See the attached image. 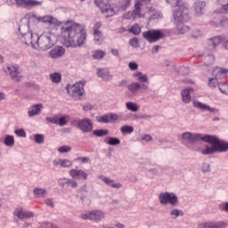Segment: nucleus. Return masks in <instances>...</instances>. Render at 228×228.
<instances>
[{"label": "nucleus", "instance_id": "nucleus-1", "mask_svg": "<svg viewBox=\"0 0 228 228\" xmlns=\"http://www.w3.org/2000/svg\"><path fill=\"white\" fill-rule=\"evenodd\" d=\"M61 29L66 47H83L87 37L83 26L73 23L69 27H62Z\"/></svg>", "mask_w": 228, "mask_h": 228}, {"label": "nucleus", "instance_id": "nucleus-2", "mask_svg": "<svg viewBox=\"0 0 228 228\" xmlns=\"http://www.w3.org/2000/svg\"><path fill=\"white\" fill-rule=\"evenodd\" d=\"M203 138H207L206 140H201V142H205V143H210L212 146H206V149L201 151V153L205 156L209 154H215V152H225L228 150V142H224V141L218 140V138L215 135H208L204 134Z\"/></svg>", "mask_w": 228, "mask_h": 228}, {"label": "nucleus", "instance_id": "nucleus-3", "mask_svg": "<svg viewBox=\"0 0 228 228\" xmlns=\"http://www.w3.org/2000/svg\"><path fill=\"white\" fill-rule=\"evenodd\" d=\"M53 36L51 33H44L38 37L35 36V48L38 47L39 51H47L54 45L53 42Z\"/></svg>", "mask_w": 228, "mask_h": 228}, {"label": "nucleus", "instance_id": "nucleus-4", "mask_svg": "<svg viewBox=\"0 0 228 228\" xmlns=\"http://www.w3.org/2000/svg\"><path fill=\"white\" fill-rule=\"evenodd\" d=\"M204 134L191 132H184L182 134L181 142L185 147H190V145H195L197 142H201V140L206 141Z\"/></svg>", "mask_w": 228, "mask_h": 228}, {"label": "nucleus", "instance_id": "nucleus-5", "mask_svg": "<svg viewBox=\"0 0 228 228\" xmlns=\"http://www.w3.org/2000/svg\"><path fill=\"white\" fill-rule=\"evenodd\" d=\"M159 203L162 206L170 205L173 208L179 206V198L174 192H161L159 195Z\"/></svg>", "mask_w": 228, "mask_h": 228}, {"label": "nucleus", "instance_id": "nucleus-6", "mask_svg": "<svg viewBox=\"0 0 228 228\" xmlns=\"http://www.w3.org/2000/svg\"><path fill=\"white\" fill-rule=\"evenodd\" d=\"M71 125L83 133H92L94 131V121L88 118H84L80 120L74 119L71 121Z\"/></svg>", "mask_w": 228, "mask_h": 228}, {"label": "nucleus", "instance_id": "nucleus-7", "mask_svg": "<svg viewBox=\"0 0 228 228\" xmlns=\"http://www.w3.org/2000/svg\"><path fill=\"white\" fill-rule=\"evenodd\" d=\"M173 17L175 19V23L188 22V20H190L188 7L184 4L178 6L177 10L173 12Z\"/></svg>", "mask_w": 228, "mask_h": 228}, {"label": "nucleus", "instance_id": "nucleus-8", "mask_svg": "<svg viewBox=\"0 0 228 228\" xmlns=\"http://www.w3.org/2000/svg\"><path fill=\"white\" fill-rule=\"evenodd\" d=\"M165 33L159 29H151L142 33V37L150 44H154V42L162 40V38H165Z\"/></svg>", "mask_w": 228, "mask_h": 228}, {"label": "nucleus", "instance_id": "nucleus-9", "mask_svg": "<svg viewBox=\"0 0 228 228\" xmlns=\"http://www.w3.org/2000/svg\"><path fill=\"white\" fill-rule=\"evenodd\" d=\"M66 88L71 97H83L85 95V84L81 81L75 83L73 86L69 84Z\"/></svg>", "mask_w": 228, "mask_h": 228}, {"label": "nucleus", "instance_id": "nucleus-10", "mask_svg": "<svg viewBox=\"0 0 228 228\" xmlns=\"http://www.w3.org/2000/svg\"><path fill=\"white\" fill-rule=\"evenodd\" d=\"M106 214L102 210H92L86 214H82L80 218L82 220H91L95 224H99L102 220H104Z\"/></svg>", "mask_w": 228, "mask_h": 228}, {"label": "nucleus", "instance_id": "nucleus-11", "mask_svg": "<svg viewBox=\"0 0 228 228\" xmlns=\"http://www.w3.org/2000/svg\"><path fill=\"white\" fill-rule=\"evenodd\" d=\"M3 70L5 74H9L10 77L12 81L19 82L22 79V76H20V71L19 69V66L17 65H11L7 67H4Z\"/></svg>", "mask_w": 228, "mask_h": 228}, {"label": "nucleus", "instance_id": "nucleus-12", "mask_svg": "<svg viewBox=\"0 0 228 228\" xmlns=\"http://www.w3.org/2000/svg\"><path fill=\"white\" fill-rule=\"evenodd\" d=\"M18 8H35V6H41L42 2L37 0H15Z\"/></svg>", "mask_w": 228, "mask_h": 228}, {"label": "nucleus", "instance_id": "nucleus-13", "mask_svg": "<svg viewBox=\"0 0 228 228\" xmlns=\"http://www.w3.org/2000/svg\"><path fill=\"white\" fill-rule=\"evenodd\" d=\"M69 174L71 179H75L77 181H86V179H88V173L82 169H71Z\"/></svg>", "mask_w": 228, "mask_h": 228}, {"label": "nucleus", "instance_id": "nucleus-14", "mask_svg": "<svg viewBox=\"0 0 228 228\" xmlns=\"http://www.w3.org/2000/svg\"><path fill=\"white\" fill-rule=\"evenodd\" d=\"M227 227V223L223 221H217V222H202L200 223L197 228H225Z\"/></svg>", "mask_w": 228, "mask_h": 228}, {"label": "nucleus", "instance_id": "nucleus-15", "mask_svg": "<svg viewBox=\"0 0 228 228\" xmlns=\"http://www.w3.org/2000/svg\"><path fill=\"white\" fill-rule=\"evenodd\" d=\"M216 13H220L221 20H220V26L225 27L228 24V3L222 4L220 9L216 10Z\"/></svg>", "mask_w": 228, "mask_h": 228}, {"label": "nucleus", "instance_id": "nucleus-16", "mask_svg": "<svg viewBox=\"0 0 228 228\" xmlns=\"http://www.w3.org/2000/svg\"><path fill=\"white\" fill-rule=\"evenodd\" d=\"M149 88V85L147 84H140L138 82H133L127 86V89L129 90L132 95H136L138 91L140 90H147Z\"/></svg>", "mask_w": 228, "mask_h": 228}, {"label": "nucleus", "instance_id": "nucleus-17", "mask_svg": "<svg viewBox=\"0 0 228 228\" xmlns=\"http://www.w3.org/2000/svg\"><path fill=\"white\" fill-rule=\"evenodd\" d=\"M13 215L14 216H17L19 220H24V218L25 219L32 218V216H34L33 212L24 211L22 207L15 208Z\"/></svg>", "mask_w": 228, "mask_h": 228}, {"label": "nucleus", "instance_id": "nucleus-18", "mask_svg": "<svg viewBox=\"0 0 228 228\" xmlns=\"http://www.w3.org/2000/svg\"><path fill=\"white\" fill-rule=\"evenodd\" d=\"M193 8L195 15L200 17L201 15H204L206 12V2L196 0L193 4Z\"/></svg>", "mask_w": 228, "mask_h": 228}, {"label": "nucleus", "instance_id": "nucleus-19", "mask_svg": "<svg viewBox=\"0 0 228 228\" xmlns=\"http://www.w3.org/2000/svg\"><path fill=\"white\" fill-rule=\"evenodd\" d=\"M194 108L197 110H201V111H209L210 113H218V110L216 108H211L209 105L202 103L199 101H193Z\"/></svg>", "mask_w": 228, "mask_h": 228}, {"label": "nucleus", "instance_id": "nucleus-20", "mask_svg": "<svg viewBox=\"0 0 228 228\" xmlns=\"http://www.w3.org/2000/svg\"><path fill=\"white\" fill-rule=\"evenodd\" d=\"M116 120H118V115L115 113H108L101 116L98 122H101L102 124H110L111 122H115Z\"/></svg>", "mask_w": 228, "mask_h": 228}, {"label": "nucleus", "instance_id": "nucleus-21", "mask_svg": "<svg viewBox=\"0 0 228 228\" xmlns=\"http://www.w3.org/2000/svg\"><path fill=\"white\" fill-rule=\"evenodd\" d=\"M96 74L98 77H102L103 81H111L113 76L110 74V69L108 68L97 69Z\"/></svg>", "mask_w": 228, "mask_h": 228}, {"label": "nucleus", "instance_id": "nucleus-22", "mask_svg": "<svg viewBox=\"0 0 228 228\" xmlns=\"http://www.w3.org/2000/svg\"><path fill=\"white\" fill-rule=\"evenodd\" d=\"M225 37L224 36L214 37L208 40L209 51H215L216 45H220V42H224Z\"/></svg>", "mask_w": 228, "mask_h": 228}, {"label": "nucleus", "instance_id": "nucleus-23", "mask_svg": "<svg viewBox=\"0 0 228 228\" xmlns=\"http://www.w3.org/2000/svg\"><path fill=\"white\" fill-rule=\"evenodd\" d=\"M37 20L38 22H44V24H48L49 26H58V20L51 15L39 17Z\"/></svg>", "mask_w": 228, "mask_h": 228}, {"label": "nucleus", "instance_id": "nucleus-24", "mask_svg": "<svg viewBox=\"0 0 228 228\" xmlns=\"http://www.w3.org/2000/svg\"><path fill=\"white\" fill-rule=\"evenodd\" d=\"M99 177L103 183H105V184H107V186H110V188H115L116 190H120V188H122V184L120 183H115L114 180H111L110 177L104 175H101Z\"/></svg>", "mask_w": 228, "mask_h": 228}, {"label": "nucleus", "instance_id": "nucleus-25", "mask_svg": "<svg viewBox=\"0 0 228 228\" xmlns=\"http://www.w3.org/2000/svg\"><path fill=\"white\" fill-rule=\"evenodd\" d=\"M19 31H20L21 37L23 35H26L27 33L31 32V30H29V20L28 19H22L20 20V23L19 26Z\"/></svg>", "mask_w": 228, "mask_h": 228}, {"label": "nucleus", "instance_id": "nucleus-26", "mask_svg": "<svg viewBox=\"0 0 228 228\" xmlns=\"http://www.w3.org/2000/svg\"><path fill=\"white\" fill-rule=\"evenodd\" d=\"M65 54V48L62 46H55L49 52L50 58H60Z\"/></svg>", "mask_w": 228, "mask_h": 228}, {"label": "nucleus", "instance_id": "nucleus-27", "mask_svg": "<svg viewBox=\"0 0 228 228\" xmlns=\"http://www.w3.org/2000/svg\"><path fill=\"white\" fill-rule=\"evenodd\" d=\"M212 74L216 79H224L227 76V69L216 67L213 69Z\"/></svg>", "mask_w": 228, "mask_h": 228}, {"label": "nucleus", "instance_id": "nucleus-28", "mask_svg": "<svg viewBox=\"0 0 228 228\" xmlns=\"http://www.w3.org/2000/svg\"><path fill=\"white\" fill-rule=\"evenodd\" d=\"M37 35H33V32H27V34L21 36L23 38L24 44L26 45H31L32 47H35V37Z\"/></svg>", "mask_w": 228, "mask_h": 228}, {"label": "nucleus", "instance_id": "nucleus-29", "mask_svg": "<svg viewBox=\"0 0 228 228\" xmlns=\"http://www.w3.org/2000/svg\"><path fill=\"white\" fill-rule=\"evenodd\" d=\"M191 92H193V88H186L182 91V101L184 104H190L191 102Z\"/></svg>", "mask_w": 228, "mask_h": 228}, {"label": "nucleus", "instance_id": "nucleus-30", "mask_svg": "<svg viewBox=\"0 0 228 228\" xmlns=\"http://www.w3.org/2000/svg\"><path fill=\"white\" fill-rule=\"evenodd\" d=\"M42 108H44V106L40 103L33 105L32 107L29 108L28 111V117H36V115H40V111H42Z\"/></svg>", "mask_w": 228, "mask_h": 228}, {"label": "nucleus", "instance_id": "nucleus-31", "mask_svg": "<svg viewBox=\"0 0 228 228\" xmlns=\"http://www.w3.org/2000/svg\"><path fill=\"white\" fill-rule=\"evenodd\" d=\"M33 193L34 197H36L37 199H42V197H45V195H47V189L36 187L33 190Z\"/></svg>", "mask_w": 228, "mask_h": 228}, {"label": "nucleus", "instance_id": "nucleus-32", "mask_svg": "<svg viewBox=\"0 0 228 228\" xmlns=\"http://www.w3.org/2000/svg\"><path fill=\"white\" fill-rule=\"evenodd\" d=\"M134 76L137 77L139 83H142V85H149V77L147 74L137 71Z\"/></svg>", "mask_w": 228, "mask_h": 228}, {"label": "nucleus", "instance_id": "nucleus-33", "mask_svg": "<svg viewBox=\"0 0 228 228\" xmlns=\"http://www.w3.org/2000/svg\"><path fill=\"white\" fill-rule=\"evenodd\" d=\"M184 23L185 22L175 23V26H176L177 31L181 35H184V33H187V31H190V27L186 26Z\"/></svg>", "mask_w": 228, "mask_h": 228}, {"label": "nucleus", "instance_id": "nucleus-34", "mask_svg": "<svg viewBox=\"0 0 228 228\" xmlns=\"http://www.w3.org/2000/svg\"><path fill=\"white\" fill-rule=\"evenodd\" d=\"M92 56L94 60H102L106 56V53L102 50H94L92 52Z\"/></svg>", "mask_w": 228, "mask_h": 228}, {"label": "nucleus", "instance_id": "nucleus-35", "mask_svg": "<svg viewBox=\"0 0 228 228\" xmlns=\"http://www.w3.org/2000/svg\"><path fill=\"white\" fill-rule=\"evenodd\" d=\"M134 15L135 17H143V14H142V3L136 2L134 4V10L133 11Z\"/></svg>", "mask_w": 228, "mask_h": 228}, {"label": "nucleus", "instance_id": "nucleus-36", "mask_svg": "<svg viewBox=\"0 0 228 228\" xmlns=\"http://www.w3.org/2000/svg\"><path fill=\"white\" fill-rule=\"evenodd\" d=\"M170 216L173 218V220H177L178 216H184V212H183V210L175 208L170 211Z\"/></svg>", "mask_w": 228, "mask_h": 228}, {"label": "nucleus", "instance_id": "nucleus-37", "mask_svg": "<svg viewBox=\"0 0 228 228\" xmlns=\"http://www.w3.org/2000/svg\"><path fill=\"white\" fill-rule=\"evenodd\" d=\"M4 143L6 145V147H13L15 144V138L13 135H6Z\"/></svg>", "mask_w": 228, "mask_h": 228}, {"label": "nucleus", "instance_id": "nucleus-38", "mask_svg": "<svg viewBox=\"0 0 228 228\" xmlns=\"http://www.w3.org/2000/svg\"><path fill=\"white\" fill-rule=\"evenodd\" d=\"M129 33H133V35L138 37V35L142 33V28H140V24L134 23L129 29Z\"/></svg>", "mask_w": 228, "mask_h": 228}, {"label": "nucleus", "instance_id": "nucleus-39", "mask_svg": "<svg viewBox=\"0 0 228 228\" xmlns=\"http://www.w3.org/2000/svg\"><path fill=\"white\" fill-rule=\"evenodd\" d=\"M50 80L52 83H61V74L58 72L50 74Z\"/></svg>", "mask_w": 228, "mask_h": 228}, {"label": "nucleus", "instance_id": "nucleus-40", "mask_svg": "<svg viewBox=\"0 0 228 228\" xmlns=\"http://www.w3.org/2000/svg\"><path fill=\"white\" fill-rule=\"evenodd\" d=\"M107 140H104V142L108 143V145H120V139L117 137H107Z\"/></svg>", "mask_w": 228, "mask_h": 228}, {"label": "nucleus", "instance_id": "nucleus-41", "mask_svg": "<svg viewBox=\"0 0 228 228\" xmlns=\"http://www.w3.org/2000/svg\"><path fill=\"white\" fill-rule=\"evenodd\" d=\"M126 110H129V111H133L134 113H136V111H138L139 110L138 104L132 102H126Z\"/></svg>", "mask_w": 228, "mask_h": 228}, {"label": "nucleus", "instance_id": "nucleus-42", "mask_svg": "<svg viewBox=\"0 0 228 228\" xmlns=\"http://www.w3.org/2000/svg\"><path fill=\"white\" fill-rule=\"evenodd\" d=\"M102 13H107V17H113V15H115V10L110 7V5H107L106 7L102 8Z\"/></svg>", "mask_w": 228, "mask_h": 228}, {"label": "nucleus", "instance_id": "nucleus-43", "mask_svg": "<svg viewBox=\"0 0 228 228\" xmlns=\"http://www.w3.org/2000/svg\"><path fill=\"white\" fill-rule=\"evenodd\" d=\"M120 131L122 134H131V133L134 131V128L131 126H121Z\"/></svg>", "mask_w": 228, "mask_h": 228}, {"label": "nucleus", "instance_id": "nucleus-44", "mask_svg": "<svg viewBox=\"0 0 228 228\" xmlns=\"http://www.w3.org/2000/svg\"><path fill=\"white\" fill-rule=\"evenodd\" d=\"M213 63H215V56L211 54L205 56L204 65H206V67H209V65H213Z\"/></svg>", "mask_w": 228, "mask_h": 228}, {"label": "nucleus", "instance_id": "nucleus-45", "mask_svg": "<svg viewBox=\"0 0 228 228\" xmlns=\"http://www.w3.org/2000/svg\"><path fill=\"white\" fill-rule=\"evenodd\" d=\"M93 134L94 136H98L99 138L102 136H106L108 134V130L107 129H97L93 132Z\"/></svg>", "mask_w": 228, "mask_h": 228}, {"label": "nucleus", "instance_id": "nucleus-46", "mask_svg": "<svg viewBox=\"0 0 228 228\" xmlns=\"http://www.w3.org/2000/svg\"><path fill=\"white\" fill-rule=\"evenodd\" d=\"M131 1L132 0H123L119 7V10H121V12H126L127 8L131 6Z\"/></svg>", "mask_w": 228, "mask_h": 228}, {"label": "nucleus", "instance_id": "nucleus-47", "mask_svg": "<svg viewBox=\"0 0 228 228\" xmlns=\"http://www.w3.org/2000/svg\"><path fill=\"white\" fill-rule=\"evenodd\" d=\"M69 178H66V177L60 178L58 180V184H59L60 188H65V186H67L69 188Z\"/></svg>", "mask_w": 228, "mask_h": 228}, {"label": "nucleus", "instance_id": "nucleus-48", "mask_svg": "<svg viewBox=\"0 0 228 228\" xmlns=\"http://www.w3.org/2000/svg\"><path fill=\"white\" fill-rule=\"evenodd\" d=\"M44 139H45V136L42 134H36L34 135V142L36 143H38L39 145H42V143H44Z\"/></svg>", "mask_w": 228, "mask_h": 228}, {"label": "nucleus", "instance_id": "nucleus-49", "mask_svg": "<svg viewBox=\"0 0 228 228\" xmlns=\"http://www.w3.org/2000/svg\"><path fill=\"white\" fill-rule=\"evenodd\" d=\"M129 45L134 47V49H138L140 47V41L138 40V37H133L129 40Z\"/></svg>", "mask_w": 228, "mask_h": 228}, {"label": "nucleus", "instance_id": "nucleus-50", "mask_svg": "<svg viewBox=\"0 0 228 228\" xmlns=\"http://www.w3.org/2000/svg\"><path fill=\"white\" fill-rule=\"evenodd\" d=\"M61 168H70L72 167V161L68 159H61Z\"/></svg>", "mask_w": 228, "mask_h": 228}, {"label": "nucleus", "instance_id": "nucleus-51", "mask_svg": "<svg viewBox=\"0 0 228 228\" xmlns=\"http://www.w3.org/2000/svg\"><path fill=\"white\" fill-rule=\"evenodd\" d=\"M80 200H84L85 199H86V197H88V191L86 190V185H83L80 188Z\"/></svg>", "mask_w": 228, "mask_h": 228}, {"label": "nucleus", "instance_id": "nucleus-52", "mask_svg": "<svg viewBox=\"0 0 228 228\" xmlns=\"http://www.w3.org/2000/svg\"><path fill=\"white\" fill-rule=\"evenodd\" d=\"M72 151V148L67 145H63L58 148V152L61 154H64L65 152H70Z\"/></svg>", "mask_w": 228, "mask_h": 228}, {"label": "nucleus", "instance_id": "nucleus-53", "mask_svg": "<svg viewBox=\"0 0 228 228\" xmlns=\"http://www.w3.org/2000/svg\"><path fill=\"white\" fill-rule=\"evenodd\" d=\"M218 89L221 93L224 94V95H227L228 92V85L225 83H222L218 85Z\"/></svg>", "mask_w": 228, "mask_h": 228}, {"label": "nucleus", "instance_id": "nucleus-54", "mask_svg": "<svg viewBox=\"0 0 228 228\" xmlns=\"http://www.w3.org/2000/svg\"><path fill=\"white\" fill-rule=\"evenodd\" d=\"M94 35L95 42H101L102 38V32H101L100 30H94Z\"/></svg>", "mask_w": 228, "mask_h": 228}, {"label": "nucleus", "instance_id": "nucleus-55", "mask_svg": "<svg viewBox=\"0 0 228 228\" xmlns=\"http://www.w3.org/2000/svg\"><path fill=\"white\" fill-rule=\"evenodd\" d=\"M60 118L58 116H53V117H47L46 118V122H50V124H58Z\"/></svg>", "mask_w": 228, "mask_h": 228}, {"label": "nucleus", "instance_id": "nucleus-56", "mask_svg": "<svg viewBox=\"0 0 228 228\" xmlns=\"http://www.w3.org/2000/svg\"><path fill=\"white\" fill-rule=\"evenodd\" d=\"M218 85V79L216 78H209L208 80V86L210 88H216V86Z\"/></svg>", "mask_w": 228, "mask_h": 228}, {"label": "nucleus", "instance_id": "nucleus-57", "mask_svg": "<svg viewBox=\"0 0 228 228\" xmlns=\"http://www.w3.org/2000/svg\"><path fill=\"white\" fill-rule=\"evenodd\" d=\"M166 1H167V3L171 4V6H173V7H175V6L179 7V6L183 5L181 0H166Z\"/></svg>", "mask_w": 228, "mask_h": 228}, {"label": "nucleus", "instance_id": "nucleus-58", "mask_svg": "<svg viewBox=\"0 0 228 228\" xmlns=\"http://www.w3.org/2000/svg\"><path fill=\"white\" fill-rule=\"evenodd\" d=\"M106 0H94V3L96 4V6H98V8H100L101 10H102V8L106 7Z\"/></svg>", "mask_w": 228, "mask_h": 228}, {"label": "nucleus", "instance_id": "nucleus-59", "mask_svg": "<svg viewBox=\"0 0 228 228\" xmlns=\"http://www.w3.org/2000/svg\"><path fill=\"white\" fill-rule=\"evenodd\" d=\"M67 118H69V116H62L59 118L58 124L61 126V127H63V126H67Z\"/></svg>", "mask_w": 228, "mask_h": 228}, {"label": "nucleus", "instance_id": "nucleus-60", "mask_svg": "<svg viewBox=\"0 0 228 228\" xmlns=\"http://www.w3.org/2000/svg\"><path fill=\"white\" fill-rule=\"evenodd\" d=\"M14 133L20 138H26V131H24V129L15 130Z\"/></svg>", "mask_w": 228, "mask_h": 228}, {"label": "nucleus", "instance_id": "nucleus-61", "mask_svg": "<svg viewBox=\"0 0 228 228\" xmlns=\"http://www.w3.org/2000/svg\"><path fill=\"white\" fill-rule=\"evenodd\" d=\"M69 186H70V188L76 189V188H77L78 183H77L76 179H73V178L70 179L69 178Z\"/></svg>", "mask_w": 228, "mask_h": 228}, {"label": "nucleus", "instance_id": "nucleus-62", "mask_svg": "<svg viewBox=\"0 0 228 228\" xmlns=\"http://www.w3.org/2000/svg\"><path fill=\"white\" fill-rule=\"evenodd\" d=\"M211 171V165H209L208 163H203L202 165V172L204 174L210 172Z\"/></svg>", "mask_w": 228, "mask_h": 228}, {"label": "nucleus", "instance_id": "nucleus-63", "mask_svg": "<svg viewBox=\"0 0 228 228\" xmlns=\"http://www.w3.org/2000/svg\"><path fill=\"white\" fill-rule=\"evenodd\" d=\"M219 209L221 211H226V213H228V202L221 203L219 205Z\"/></svg>", "mask_w": 228, "mask_h": 228}, {"label": "nucleus", "instance_id": "nucleus-64", "mask_svg": "<svg viewBox=\"0 0 228 228\" xmlns=\"http://www.w3.org/2000/svg\"><path fill=\"white\" fill-rule=\"evenodd\" d=\"M40 228H58V226L53 225L51 223H45L41 225Z\"/></svg>", "mask_w": 228, "mask_h": 228}]
</instances>
